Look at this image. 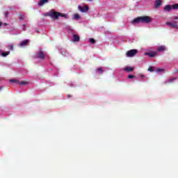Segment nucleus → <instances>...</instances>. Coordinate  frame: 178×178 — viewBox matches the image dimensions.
<instances>
[{"label": "nucleus", "mask_w": 178, "mask_h": 178, "mask_svg": "<svg viewBox=\"0 0 178 178\" xmlns=\"http://www.w3.org/2000/svg\"><path fill=\"white\" fill-rule=\"evenodd\" d=\"M47 16H49L53 20H58L59 17H65V19L67 18V15L56 11H50L49 13L47 14Z\"/></svg>", "instance_id": "nucleus-1"}, {"label": "nucleus", "mask_w": 178, "mask_h": 178, "mask_svg": "<svg viewBox=\"0 0 178 178\" xmlns=\"http://www.w3.org/2000/svg\"><path fill=\"white\" fill-rule=\"evenodd\" d=\"M138 54V50L134 49H131L129 50L126 52V56L127 58H133V56H136Z\"/></svg>", "instance_id": "nucleus-2"}, {"label": "nucleus", "mask_w": 178, "mask_h": 178, "mask_svg": "<svg viewBox=\"0 0 178 178\" xmlns=\"http://www.w3.org/2000/svg\"><path fill=\"white\" fill-rule=\"evenodd\" d=\"M33 58L34 59H41L42 60H44V59H45V54H44V51H40L33 56Z\"/></svg>", "instance_id": "nucleus-3"}, {"label": "nucleus", "mask_w": 178, "mask_h": 178, "mask_svg": "<svg viewBox=\"0 0 178 178\" xmlns=\"http://www.w3.org/2000/svg\"><path fill=\"white\" fill-rule=\"evenodd\" d=\"M152 22V18L151 17L148 16H143L140 17V23H146L148 24V23H151Z\"/></svg>", "instance_id": "nucleus-4"}, {"label": "nucleus", "mask_w": 178, "mask_h": 178, "mask_svg": "<svg viewBox=\"0 0 178 178\" xmlns=\"http://www.w3.org/2000/svg\"><path fill=\"white\" fill-rule=\"evenodd\" d=\"M167 26H170V27H172V29H178L177 22L173 21L172 22H166Z\"/></svg>", "instance_id": "nucleus-5"}, {"label": "nucleus", "mask_w": 178, "mask_h": 178, "mask_svg": "<svg viewBox=\"0 0 178 178\" xmlns=\"http://www.w3.org/2000/svg\"><path fill=\"white\" fill-rule=\"evenodd\" d=\"M78 9L82 12V13H84L85 12L88 11V6H84L83 7H81V6H78Z\"/></svg>", "instance_id": "nucleus-6"}, {"label": "nucleus", "mask_w": 178, "mask_h": 178, "mask_svg": "<svg viewBox=\"0 0 178 178\" xmlns=\"http://www.w3.org/2000/svg\"><path fill=\"white\" fill-rule=\"evenodd\" d=\"M138 23H141V17H136L131 21V24H138Z\"/></svg>", "instance_id": "nucleus-7"}, {"label": "nucleus", "mask_w": 178, "mask_h": 178, "mask_svg": "<svg viewBox=\"0 0 178 178\" xmlns=\"http://www.w3.org/2000/svg\"><path fill=\"white\" fill-rule=\"evenodd\" d=\"M162 5V0H156L154 2V7L156 9H158Z\"/></svg>", "instance_id": "nucleus-8"}, {"label": "nucleus", "mask_w": 178, "mask_h": 178, "mask_svg": "<svg viewBox=\"0 0 178 178\" xmlns=\"http://www.w3.org/2000/svg\"><path fill=\"white\" fill-rule=\"evenodd\" d=\"M20 47H26V45H29V40H24L22 42H20L19 44Z\"/></svg>", "instance_id": "nucleus-9"}, {"label": "nucleus", "mask_w": 178, "mask_h": 178, "mask_svg": "<svg viewBox=\"0 0 178 178\" xmlns=\"http://www.w3.org/2000/svg\"><path fill=\"white\" fill-rule=\"evenodd\" d=\"M145 55L149 56L150 58H154V56H156V52H146L145 53Z\"/></svg>", "instance_id": "nucleus-10"}, {"label": "nucleus", "mask_w": 178, "mask_h": 178, "mask_svg": "<svg viewBox=\"0 0 178 178\" xmlns=\"http://www.w3.org/2000/svg\"><path fill=\"white\" fill-rule=\"evenodd\" d=\"M72 41H74V42H78L79 41H80V36H79V35H73V40Z\"/></svg>", "instance_id": "nucleus-11"}, {"label": "nucleus", "mask_w": 178, "mask_h": 178, "mask_svg": "<svg viewBox=\"0 0 178 178\" xmlns=\"http://www.w3.org/2000/svg\"><path fill=\"white\" fill-rule=\"evenodd\" d=\"M49 1L48 0H40L38 4L39 6H42L44 3H48Z\"/></svg>", "instance_id": "nucleus-12"}, {"label": "nucleus", "mask_w": 178, "mask_h": 178, "mask_svg": "<svg viewBox=\"0 0 178 178\" xmlns=\"http://www.w3.org/2000/svg\"><path fill=\"white\" fill-rule=\"evenodd\" d=\"M172 9H173L172 8V5L170 6V5H166L165 7H164V10L165 11V12H169V10H172Z\"/></svg>", "instance_id": "nucleus-13"}, {"label": "nucleus", "mask_w": 178, "mask_h": 178, "mask_svg": "<svg viewBox=\"0 0 178 178\" xmlns=\"http://www.w3.org/2000/svg\"><path fill=\"white\" fill-rule=\"evenodd\" d=\"M157 51L159 52H165V51H166V47H165L164 46H161L157 49Z\"/></svg>", "instance_id": "nucleus-14"}, {"label": "nucleus", "mask_w": 178, "mask_h": 178, "mask_svg": "<svg viewBox=\"0 0 178 178\" xmlns=\"http://www.w3.org/2000/svg\"><path fill=\"white\" fill-rule=\"evenodd\" d=\"M124 70L125 72H133V70H134V68H133L131 67H126L124 68Z\"/></svg>", "instance_id": "nucleus-15"}, {"label": "nucleus", "mask_w": 178, "mask_h": 178, "mask_svg": "<svg viewBox=\"0 0 178 178\" xmlns=\"http://www.w3.org/2000/svg\"><path fill=\"white\" fill-rule=\"evenodd\" d=\"M18 84H19L20 86H26V85L29 84V82L23 81L21 82H18Z\"/></svg>", "instance_id": "nucleus-16"}, {"label": "nucleus", "mask_w": 178, "mask_h": 178, "mask_svg": "<svg viewBox=\"0 0 178 178\" xmlns=\"http://www.w3.org/2000/svg\"><path fill=\"white\" fill-rule=\"evenodd\" d=\"M9 54H10V51H5V52H2L1 53V56H8V55H9Z\"/></svg>", "instance_id": "nucleus-17"}, {"label": "nucleus", "mask_w": 178, "mask_h": 178, "mask_svg": "<svg viewBox=\"0 0 178 178\" xmlns=\"http://www.w3.org/2000/svg\"><path fill=\"white\" fill-rule=\"evenodd\" d=\"M73 19L77 20V19H80V15L79 14H74Z\"/></svg>", "instance_id": "nucleus-18"}, {"label": "nucleus", "mask_w": 178, "mask_h": 178, "mask_svg": "<svg viewBox=\"0 0 178 178\" xmlns=\"http://www.w3.org/2000/svg\"><path fill=\"white\" fill-rule=\"evenodd\" d=\"M172 8L174 10H177L178 9V3L172 5Z\"/></svg>", "instance_id": "nucleus-19"}, {"label": "nucleus", "mask_w": 178, "mask_h": 178, "mask_svg": "<svg viewBox=\"0 0 178 178\" xmlns=\"http://www.w3.org/2000/svg\"><path fill=\"white\" fill-rule=\"evenodd\" d=\"M97 72H99L101 74H102V72H104V70H102V67H99L96 70Z\"/></svg>", "instance_id": "nucleus-20"}, {"label": "nucleus", "mask_w": 178, "mask_h": 178, "mask_svg": "<svg viewBox=\"0 0 178 178\" xmlns=\"http://www.w3.org/2000/svg\"><path fill=\"white\" fill-rule=\"evenodd\" d=\"M89 42H90L91 44H95V39H94V38H90V39H89Z\"/></svg>", "instance_id": "nucleus-21"}, {"label": "nucleus", "mask_w": 178, "mask_h": 178, "mask_svg": "<svg viewBox=\"0 0 178 178\" xmlns=\"http://www.w3.org/2000/svg\"><path fill=\"white\" fill-rule=\"evenodd\" d=\"M175 80H176V78H172L168 80V83H173V81H175Z\"/></svg>", "instance_id": "nucleus-22"}, {"label": "nucleus", "mask_w": 178, "mask_h": 178, "mask_svg": "<svg viewBox=\"0 0 178 178\" xmlns=\"http://www.w3.org/2000/svg\"><path fill=\"white\" fill-rule=\"evenodd\" d=\"M8 49L10 51H13V44H10V46H8Z\"/></svg>", "instance_id": "nucleus-23"}, {"label": "nucleus", "mask_w": 178, "mask_h": 178, "mask_svg": "<svg viewBox=\"0 0 178 178\" xmlns=\"http://www.w3.org/2000/svg\"><path fill=\"white\" fill-rule=\"evenodd\" d=\"M10 83H19V81L15 80V79H10Z\"/></svg>", "instance_id": "nucleus-24"}, {"label": "nucleus", "mask_w": 178, "mask_h": 178, "mask_svg": "<svg viewBox=\"0 0 178 178\" xmlns=\"http://www.w3.org/2000/svg\"><path fill=\"white\" fill-rule=\"evenodd\" d=\"M148 71H149V72H154V68H153L152 67H149L148 68Z\"/></svg>", "instance_id": "nucleus-25"}, {"label": "nucleus", "mask_w": 178, "mask_h": 178, "mask_svg": "<svg viewBox=\"0 0 178 178\" xmlns=\"http://www.w3.org/2000/svg\"><path fill=\"white\" fill-rule=\"evenodd\" d=\"M163 69L159 68L156 70L157 73H159V72H163Z\"/></svg>", "instance_id": "nucleus-26"}, {"label": "nucleus", "mask_w": 178, "mask_h": 178, "mask_svg": "<svg viewBox=\"0 0 178 178\" xmlns=\"http://www.w3.org/2000/svg\"><path fill=\"white\" fill-rule=\"evenodd\" d=\"M134 75H129L128 76V79H134Z\"/></svg>", "instance_id": "nucleus-27"}, {"label": "nucleus", "mask_w": 178, "mask_h": 178, "mask_svg": "<svg viewBox=\"0 0 178 178\" xmlns=\"http://www.w3.org/2000/svg\"><path fill=\"white\" fill-rule=\"evenodd\" d=\"M19 19L20 20H23V19H24V15H20Z\"/></svg>", "instance_id": "nucleus-28"}, {"label": "nucleus", "mask_w": 178, "mask_h": 178, "mask_svg": "<svg viewBox=\"0 0 178 178\" xmlns=\"http://www.w3.org/2000/svg\"><path fill=\"white\" fill-rule=\"evenodd\" d=\"M4 15H5L6 17H8L9 13L6 12V13H4Z\"/></svg>", "instance_id": "nucleus-29"}, {"label": "nucleus", "mask_w": 178, "mask_h": 178, "mask_svg": "<svg viewBox=\"0 0 178 178\" xmlns=\"http://www.w3.org/2000/svg\"><path fill=\"white\" fill-rule=\"evenodd\" d=\"M26 26H27V25H26V24H24L23 25V26H24V29H23L24 31H26Z\"/></svg>", "instance_id": "nucleus-30"}, {"label": "nucleus", "mask_w": 178, "mask_h": 178, "mask_svg": "<svg viewBox=\"0 0 178 178\" xmlns=\"http://www.w3.org/2000/svg\"><path fill=\"white\" fill-rule=\"evenodd\" d=\"M174 19H175V20H178V17H174Z\"/></svg>", "instance_id": "nucleus-31"}, {"label": "nucleus", "mask_w": 178, "mask_h": 178, "mask_svg": "<svg viewBox=\"0 0 178 178\" xmlns=\"http://www.w3.org/2000/svg\"><path fill=\"white\" fill-rule=\"evenodd\" d=\"M2 26V22H0V27Z\"/></svg>", "instance_id": "nucleus-32"}, {"label": "nucleus", "mask_w": 178, "mask_h": 178, "mask_svg": "<svg viewBox=\"0 0 178 178\" xmlns=\"http://www.w3.org/2000/svg\"><path fill=\"white\" fill-rule=\"evenodd\" d=\"M175 73H178V70H175Z\"/></svg>", "instance_id": "nucleus-33"}, {"label": "nucleus", "mask_w": 178, "mask_h": 178, "mask_svg": "<svg viewBox=\"0 0 178 178\" xmlns=\"http://www.w3.org/2000/svg\"><path fill=\"white\" fill-rule=\"evenodd\" d=\"M2 89V87H0V90Z\"/></svg>", "instance_id": "nucleus-34"}, {"label": "nucleus", "mask_w": 178, "mask_h": 178, "mask_svg": "<svg viewBox=\"0 0 178 178\" xmlns=\"http://www.w3.org/2000/svg\"><path fill=\"white\" fill-rule=\"evenodd\" d=\"M89 1H92V0H89Z\"/></svg>", "instance_id": "nucleus-35"}]
</instances>
